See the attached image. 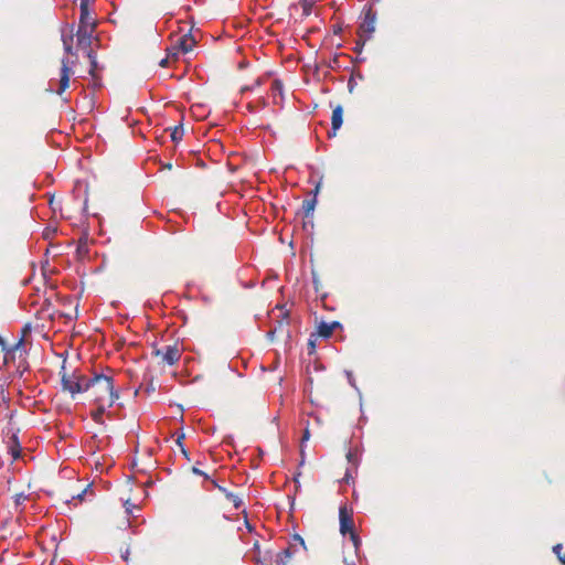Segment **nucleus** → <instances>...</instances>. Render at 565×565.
<instances>
[{"instance_id":"obj_13","label":"nucleus","mask_w":565,"mask_h":565,"mask_svg":"<svg viewBox=\"0 0 565 565\" xmlns=\"http://www.w3.org/2000/svg\"><path fill=\"white\" fill-rule=\"evenodd\" d=\"M331 124V131L328 132L330 138L335 136L337 130H339L343 124V109L340 105H338L332 111Z\"/></svg>"},{"instance_id":"obj_42","label":"nucleus","mask_w":565,"mask_h":565,"mask_svg":"<svg viewBox=\"0 0 565 565\" xmlns=\"http://www.w3.org/2000/svg\"><path fill=\"white\" fill-rule=\"evenodd\" d=\"M309 344L312 348V350H315V342L312 340L309 341Z\"/></svg>"},{"instance_id":"obj_33","label":"nucleus","mask_w":565,"mask_h":565,"mask_svg":"<svg viewBox=\"0 0 565 565\" xmlns=\"http://www.w3.org/2000/svg\"><path fill=\"white\" fill-rule=\"evenodd\" d=\"M278 332V328H271L268 332H267V338L269 340H274V337L275 334Z\"/></svg>"},{"instance_id":"obj_36","label":"nucleus","mask_w":565,"mask_h":565,"mask_svg":"<svg viewBox=\"0 0 565 565\" xmlns=\"http://www.w3.org/2000/svg\"><path fill=\"white\" fill-rule=\"evenodd\" d=\"M347 458L350 462H353L354 455L351 450L347 454Z\"/></svg>"},{"instance_id":"obj_35","label":"nucleus","mask_w":565,"mask_h":565,"mask_svg":"<svg viewBox=\"0 0 565 565\" xmlns=\"http://www.w3.org/2000/svg\"><path fill=\"white\" fill-rule=\"evenodd\" d=\"M365 40L356 42L355 51L361 52L364 46Z\"/></svg>"},{"instance_id":"obj_32","label":"nucleus","mask_w":565,"mask_h":565,"mask_svg":"<svg viewBox=\"0 0 565 565\" xmlns=\"http://www.w3.org/2000/svg\"><path fill=\"white\" fill-rule=\"evenodd\" d=\"M130 550L127 547L125 551H121L120 557L124 562L129 561Z\"/></svg>"},{"instance_id":"obj_28","label":"nucleus","mask_w":565,"mask_h":565,"mask_svg":"<svg viewBox=\"0 0 565 565\" xmlns=\"http://www.w3.org/2000/svg\"><path fill=\"white\" fill-rule=\"evenodd\" d=\"M345 375H347V379H348L350 385L352 387H354L355 390H358L353 373L351 371H345Z\"/></svg>"},{"instance_id":"obj_26","label":"nucleus","mask_w":565,"mask_h":565,"mask_svg":"<svg viewBox=\"0 0 565 565\" xmlns=\"http://www.w3.org/2000/svg\"><path fill=\"white\" fill-rule=\"evenodd\" d=\"M350 540H351V542L353 544L355 553L358 554L359 548H360V546L362 544V541H361L360 536L355 532H352L350 534Z\"/></svg>"},{"instance_id":"obj_8","label":"nucleus","mask_w":565,"mask_h":565,"mask_svg":"<svg viewBox=\"0 0 565 565\" xmlns=\"http://www.w3.org/2000/svg\"><path fill=\"white\" fill-rule=\"evenodd\" d=\"M157 355H161L168 365H174L181 358V352L177 345H167L156 351Z\"/></svg>"},{"instance_id":"obj_41","label":"nucleus","mask_w":565,"mask_h":565,"mask_svg":"<svg viewBox=\"0 0 565 565\" xmlns=\"http://www.w3.org/2000/svg\"><path fill=\"white\" fill-rule=\"evenodd\" d=\"M85 493H86V490H84L82 493H79V494L77 495V498H78V499H82V498L85 495Z\"/></svg>"},{"instance_id":"obj_16","label":"nucleus","mask_w":565,"mask_h":565,"mask_svg":"<svg viewBox=\"0 0 565 565\" xmlns=\"http://www.w3.org/2000/svg\"><path fill=\"white\" fill-rule=\"evenodd\" d=\"M215 487L225 495V498L231 501L236 510L241 509L244 503L242 498H239L237 494L228 491L226 488L218 486L216 482H214Z\"/></svg>"},{"instance_id":"obj_5","label":"nucleus","mask_w":565,"mask_h":565,"mask_svg":"<svg viewBox=\"0 0 565 565\" xmlns=\"http://www.w3.org/2000/svg\"><path fill=\"white\" fill-rule=\"evenodd\" d=\"M340 532L342 535L351 534L354 531V522L352 514L348 512L347 504H341L339 508Z\"/></svg>"},{"instance_id":"obj_1","label":"nucleus","mask_w":565,"mask_h":565,"mask_svg":"<svg viewBox=\"0 0 565 565\" xmlns=\"http://www.w3.org/2000/svg\"><path fill=\"white\" fill-rule=\"evenodd\" d=\"M87 386L88 391H92L94 403L114 405L119 399V392L115 388L111 375L95 372L88 379Z\"/></svg>"},{"instance_id":"obj_30","label":"nucleus","mask_w":565,"mask_h":565,"mask_svg":"<svg viewBox=\"0 0 565 565\" xmlns=\"http://www.w3.org/2000/svg\"><path fill=\"white\" fill-rule=\"evenodd\" d=\"M192 472L196 476H202L204 477L205 479H209V475L205 473L204 471H202L201 469H199L198 467H193L192 468Z\"/></svg>"},{"instance_id":"obj_27","label":"nucleus","mask_w":565,"mask_h":565,"mask_svg":"<svg viewBox=\"0 0 565 565\" xmlns=\"http://www.w3.org/2000/svg\"><path fill=\"white\" fill-rule=\"evenodd\" d=\"M77 253H78L79 255H83V254H87V253H88V247H87L86 239L81 241V242L78 243V246H77Z\"/></svg>"},{"instance_id":"obj_21","label":"nucleus","mask_w":565,"mask_h":565,"mask_svg":"<svg viewBox=\"0 0 565 565\" xmlns=\"http://www.w3.org/2000/svg\"><path fill=\"white\" fill-rule=\"evenodd\" d=\"M184 130L182 124L175 126L171 132V139L173 142H179L183 137Z\"/></svg>"},{"instance_id":"obj_14","label":"nucleus","mask_w":565,"mask_h":565,"mask_svg":"<svg viewBox=\"0 0 565 565\" xmlns=\"http://www.w3.org/2000/svg\"><path fill=\"white\" fill-rule=\"evenodd\" d=\"M342 324L339 321L326 322L321 321L318 326V333L320 337L328 339L332 335L334 329L341 328Z\"/></svg>"},{"instance_id":"obj_17","label":"nucleus","mask_w":565,"mask_h":565,"mask_svg":"<svg viewBox=\"0 0 565 565\" xmlns=\"http://www.w3.org/2000/svg\"><path fill=\"white\" fill-rule=\"evenodd\" d=\"M97 405V408L96 411H94L92 413V418L95 423H103V416L105 414V412L107 411V408H110L113 405H108V403H106L104 405V403H95Z\"/></svg>"},{"instance_id":"obj_38","label":"nucleus","mask_w":565,"mask_h":565,"mask_svg":"<svg viewBox=\"0 0 565 565\" xmlns=\"http://www.w3.org/2000/svg\"><path fill=\"white\" fill-rule=\"evenodd\" d=\"M247 109H248V111H250V113H254V111H255V109H254V107H253V105H252V104H248V105H247Z\"/></svg>"},{"instance_id":"obj_23","label":"nucleus","mask_w":565,"mask_h":565,"mask_svg":"<svg viewBox=\"0 0 565 565\" xmlns=\"http://www.w3.org/2000/svg\"><path fill=\"white\" fill-rule=\"evenodd\" d=\"M257 565H273L271 552H266L263 556L257 558Z\"/></svg>"},{"instance_id":"obj_37","label":"nucleus","mask_w":565,"mask_h":565,"mask_svg":"<svg viewBox=\"0 0 565 565\" xmlns=\"http://www.w3.org/2000/svg\"><path fill=\"white\" fill-rule=\"evenodd\" d=\"M167 64H168V57L162 58V60L160 61V66H166Z\"/></svg>"},{"instance_id":"obj_10","label":"nucleus","mask_w":565,"mask_h":565,"mask_svg":"<svg viewBox=\"0 0 565 565\" xmlns=\"http://www.w3.org/2000/svg\"><path fill=\"white\" fill-rule=\"evenodd\" d=\"M70 76H71L70 60L67 57H64L62 60L60 87L56 92L58 95H62L63 92H65V89L70 86Z\"/></svg>"},{"instance_id":"obj_40","label":"nucleus","mask_w":565,"mask_h":565,"mask_svg":"<svg viewBox=\"0 0 565 565\" xmlns=\"http://www.w3.org/2000/svg\"><path fill=\"white\" fill-rule=\"evenodd\" d=\"M22 343H23V340H22V339H20V340H19V342L15 344V349H17V348H19V347H21V345H22Z\"/></svg>"},{"instance_id":"obj_24","label":"nucleus","mask_w":565,"mask_h":565,"mask_svg":"<svg viewBox=\"0 0 565 565\" xmlns=\"http://www.w3.org/2000/svg\"><path fill=\"white\" fill-rule=\"evenodd\" d=\"M563 551V545L562 544H556L553 546V553L557 556L558 561L565 565V555L562 553Z\"/></svg>"},{"instance_id":"obj_22","label":"nucleus","mask_w":565,"mask_h":565,"mask_svg":"<svg viewBox=\"0 0 565 565\" xmlns=\"http://www.w3.org/2000/svg\"><path fill=\"white\" fill-rule=\"evenodd\" d=\"M87 55H88V58L90 62L89 74L93 76V78H95L96 77L95 70L97 68V65H98V63L96 61V55L92 50L88 51Z\"/></svg>"},{"instance_id":"obj_34","label":"nucleus","mask_w":565,"mask_h":565,"mask_svg":"<svg viewBox=\"0 0 565 565\" xmlns=\"http://www.w3.org/2000/svg\"><path fill=\"white\" fill-rule=\"evenodd\" d=\"M342 32V25L341 24H334L333 25V34L339 35Z\"/></svg>"},{"instance_id":"obj_3","label":"nucleus","mask_w":565,"mask_h":565,"mask_svg":"<svg viewBox=\"0 0 565 565\" xmlns=\"http://www.w3.org/2000/svg\"><path fill=\"white\" fill-rule=\"evenodd\" d=\"M300 550H306L305 541L299 534H295L288 546L276 555V565H286Z\"/></svg>"},{"instance_id":"obj_25","label":"nucleus","mask_w":565,"mask_h":565,"mask_svg":"<svg viewBox=\"0 0 565 565\" xmlns=\"http://www.w3.org/2000/svg\"><path fill=\"white\" fill-rule=\"evenodd\" d=\"M62 41H63L65 52L67 54H73V46H72L73 38L72 36L67 38V36L63 35Z\"/></svg>"},{"instance_id":"obj_29","label":"nucleus","mask_w":565,"mask_h":565,"mask_svg":"<svg viewBox=\"0 0 565 565\" xmlns=\"http://www.w3.org/2000/svg\"><path fill=\"white\" fill-rule=\"evenodd\" d=\"M309 438H310V430H309V428H308V426H307V427L305 428V430H303V434H302V438H301V447L303 446V444H305L306 441H308V440H309Z\"/></svg>"},{"instance_id":"obj_2","label":"nucleus","mask_w":565,"mask_h":565,"mask_svg":"<svg viewBox=\"0 0 565 565\" xmlns=\"http://www.w3.org/2000/svg\"><path fill=\"white\" fill-rule=\"evenodd\" d=\"M65 363L66 361H63L60 372L62 391L70 393L72 397L77 394L88 392V379L77 371H73L71 374H67L65 371Z\"/></svg>"},{"instance_id":"obj_15","label":"nucleus","mask_w":565,"mask_h":565,"mask_svg":"<svg viewBox=\"0 0 565 565\" xmlns=\"http://www.w3.org/2000/svg\"><path fill=\"white\" fill-rule=\"evenodd\" d=\"M270 93L275 105L279 104V99H284V84L279 78L273 81Z\"/></svg>"},{"instance_id":"obj_7","label":"nucleus","mask_w":565,"mask_h":565,"mask_svg":"<svg viewBox=\"0 0 565 565\" xmlns=\"http://www.w3.org/2000/svg\"><path fill=\"white\" fill-rule=\"evenodd\" d=\"M90 0H81L78 26L96 28V20L90 14L88 3Z\"/></svg>"},{"instance_id":"obj_11","label":"nucleus","mask_w":565,"mask_h":565,"mask_svg":"<svg viewBox=\"0 0 565 565\" xmlns=\"http://www.w3.org/2000/svg\"><path fill=\"white\" fill-rule=\"evenodd\" d=\"M94 31V28L78 26L76 32L77 45L83 49L89 47Z\"/></svg>"},{"instance_id":"obj_19","label":"nucleus","mask_w":565,"mask_h":565,"mask_svg":"<svg viewBox=\"0 0 565 565\" xmlns=\"http://www.w3.org/2000/svg\"><path fill=\"white\" fill-rule=\"evenodd\" d=\"M28 499H29V495L24 494L23 492L14 494L13 501H14V509L17 512H22L23 509H20V507H22Z\"/></svg>"},{"instance_id":"obj_4","label":"nucleus","mask_w":565,"mask_h":565,"mask_svg":"<svg viewBox=\"0 0 565 565\" xmlns=\"http://www.w3.org/2000/svg\"><path fill=\"white\" fill-rule=\"evenodd\" d=\"M195 45L194 38L189 33L180 36L177 43L168 49V57L177 56L179 52L186 54L192 51Z\"/></svg>"},{"instance_id":"obj_39","label":"nucleus","mask_w":565,"mask_h":565,"mask_svg":"<svg viewBox=\"0 0 565 565\" xmlns=\"http://www.w3.org/2000/svg\"><path fill=\"white\" fill-rule=\"evenodd\" d=\"M260 102H262V106H263V107H265V106L267 105V102H266L265 97H262V98H260Z\"/></svg>"},{"instance_id":"obj_20","label":"nucleus","mask_w":565,"mask_h":565,"mask_svg":"<svg viewBox=\"0 0 565 565\" xmlns=\"http://www.w3.org/2000/svg\"><path fill=\"white\" fill-rule=\"evenodd\" d=\"M315 2H316V0H301L300 1L302 14L305 17H308L311 14Z\"/></svg>"},{"instance_id":"obj_31","label":"nucleus","mask_w":565,"mask_h":565,"mask_svg":"<svg viewBox=\"0 0 565 565\" xmlns=\"http://www.w3.org/2000/svg\"><path fill=\"white\" fill-rule=\"evenodd\" d=\"M183 438H184V435L182 434L181 436H179V437H178V439H177V444L180 446L182 454H183L184 456H188V455H186V450H185V448H184V446H183V444H182V439H183Z\"/></svg>"},{"instance_id":"obj_43","label":"nucleus","mask_w":565,"mask_h":565,"mask_svg":"<svg viewBox=\"0 0 565 565\" xmlns=\"http://www.w3.org/2000/svg\"><path fill=\"white\" fill-rule=\"evenodd\" d=\"M299 476H300V473H298V475L295 477V482H296V483H298V484H299V480H298Z\"/></svg>"},{"instance_id":"obj_6","label":"nucleus","mask_w":565,"mask_h":565,"mask_svg":"<svg viewBox=\"0 0 565 565\" xmlns=\"http://www.w3.org/2000/svg\"><path fill=\"white\" fill-rule=\"evenodd\" d=\"M375 19L376 12L373 10L372 7L365 8L363 10V21L360 24V31L365 33L367 35V39L375 30Z\"/></svg>"},{"instance_id":"obj_44","label":"nucleus","mask_w":565,"mask_h":565,"mask_svg":"<svg viewBox=\"0 0 565 565\" xmlns=\"http://www.w3.org/2000/svg\"><path fill=\"white\" fill-rule=\"evenodd\" d=\"M0 345H4V341L1 337H0Z\"/></svg>"},{"instance_id":"obj_9","label":"nucleus","mask_w":565,"mask_h":565,"mask_svg":"<svg viewBox=\"0 0 565 565\" xmlns=\"http://www.w3.org/2000/svg\"><path fill=\"white\" fill-rule=\"evenodd\" d=\"M320 190V183L316 185V188L311 191L313 196L311 199H307L302 202L301 214L303 218L312 217L315 207L317 205V195Z\"/></svg>"},{"instance_id":"obj_18","label":"nucleus","mask_w":565,"mask_h":565,"mask_svg":"<svg viewBox=\"0 0 565 565\" xmlns=\"http://www.w3.org/2000/svg\"><path fill=\"white\" fill-rule=\"evenodd\" d=\"M268 76H269V74H266V75L260 76L257 79H255V82L252 85L243 86L241 89L242 94L255 90L257 87L262 86L265 83V81Z\"/></svg>"},{"instance_id":"obj_12","label":"nucleus","mask_w":565,"mask_h":565,"mask_svg":"<svg viewBox=\"0 0 565 565\" xmlns=\"http://www.w3.org/2000/svg\"><path fill=\"white\" fill-rule=\"evenodd\" d=\"M280 310V319L275 322L274 328H278V332H284L286 330L287 337H290V331L288 326L290 323V313L288 310H285V306H277Z\"/></svg>"}]
</instances>
